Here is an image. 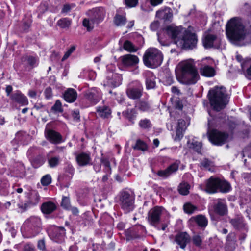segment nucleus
<instances>
[{
	"label": "nucleus",
	"mask_w": 251,
	"mask_h": 251,
	"mask_svg": "<svg viewBox=\"0 0 251 251\" xmlns=\"http://www.w3.org/2000/svg\"><path fill=\"white\" fill-rule=\"evenodd\" d=\"M179 163V161H176V162L171 164L166 169L158 171L157 172V175L160 177L167 178L172 174L176 172L178 170Z\"/></svg>",
	"instance_id": "obj_13"
},
{
	"label": "nucleus",
	"mask_w": 251,
	"mask_h": 251,
	"mask_svg": "<svg viewBox=\"0 0 251 251\" xmlns=\"http://www.w3.org/2000/svg\"><path fill=\"white\" fill-rule=\"evenodd\" d=\"M162 61V53L155 48L148 49L143 55L144 63L148 67L156 68L161 65Z\"/></svg>",
	"instance_id": "obj_6"
},
{
	"label": "nucleus",
	"mask_w": 251,
	"mask_h": 251,
	"mask_svg": "<svg viewBox=\"0 0 251 251\" xmlns=\"http://www.w3.org/2000/svg\"><path fill=\"white\" fill-rule=\"evenodd\" d=\"M201 164L205 168H208V167L213 165V162L206 158L204 159Z\"/></svg>",
	"instance_id": "obj_51"
},
{
	"label": "nucleus",
	"mask_w": 251,
	"mask_h": 251,
	"mask_svg": "<svg viewBox=\"0 0 251 251\" xmlns=\"http://www.w3.org/2000/svg\"><path fill=\"white\" fill-rule=\"evenodd\" d=\"M126 21V19L125 16L121 15L118 14H116L114 18V23L115 25L118 26L125 25Z\"/></svg>",
	"instance_id": "obj_32"
},
{
	"label": "nucleus",
	"mask_w": 251,
	"mask_h": 251,
	"mask_svg": "<svg viewBox=\"0 0 251 251\" xmlns=\"http://www.w3.org/2000/svg\"><path fill=\"white\" fill-rule=\"evenodd\" d=\"M163 0H150L151 4L152 6H155L162 2Z\"/></svg>",
	"instance_id": "obj_62"
},
{
	"label": "nucleus",
	"mask_w": 251,
	"mask_h": 251,
	"mask_svg": "<svg viewBox=\"0 0 251 251\" xmlns=\"http://www.w3.org/2000/svg\"><path fill=\"white\" fill-rule=\"evenodd\" d=\"M60 158L58 156H54L51 157L48 160L49 166L53 168L56 167L59 164Z\"/></svg>",
	"instance_id": "obj_43"
},
{
	"label": "nucleus",
	"mask_w": 251,
	"mask_h": 251,
	"mask_svg": "<svg viewBox=\"0 0 251 251\" xmlns=\"http://www.w3.org/2000/svg\"><path fill=\"white\" fill-rule=\"evenodd\" d=\"M123 64L126 67H133L137 65L139 62L138 57L134 55L126 54L121 57Z\"/></svg>",
	"instance_id": "obj_14"
},
{
	"label": "nucleus",
	"mask_w": 251,
	"mask_h": 251,
	"mask_svg": "<svg viewBox=\"0 0 251 251\" xmlns=\"http://www.w3.org/2000/svg\"><path fill=\"white\" fill-rule=\"evenodd\" d=\"M156 15V17L164 20L165 21H170L173 17L172 10L169 8H166L164 10L158 11Z\"/></svg>",
	"instance_id": "obj_23"
},
{
	"label": "nucleus",
	"mask_w": 251,
	"mask_h": 251,
	"mask_svg": "<svg viewBox=\"0 0 251 251\" xmlns=\"http://www.w3.org/2000/svg\"><path fill=\"white\" fill-rule=\"evenodd\" d=\"M123 114L132 123H134V120L136 117V112L134 109L127 110L123 112Z\"/></svg>",
	"instance_id": "obj_34"
},
{
	"label": "nucleus",
	"mask_w": 251,
	"mask_h": 251,
	"mask_svg": "<svg viewBox=\"0 0 251 251\" xmlns=\"http://www.w3.org/2000/svg\"><path fill=\"white\" fill-rule=\"evenodd\" d=\"M61 206L65 209H68L70 207V201L68 198L64 197L62 199Z\"/></svg>",
	"instance_id": "obj_52"
},
{
	"label": "nucleus",
	"mask_w": 251,
	"mask_h": 251,
	"mask_svg": "<svg viewBox=\"0 0 251 251\" xmlns=\"http://www.w3.org/2000/svg\"><path fill=\"white\" fill-rule=\"evenodd\" d=\"M123 48L125 50L130 52H134L137 50V48L128 40H126L124 42Z\"/></svg>",
	"instance_id": "obj_36"
},
{
	"label": "nucleus",
	"mask_w": 251,
	"mask_h": 251,
	"mask_svg": "<svg viewBox=\"0 0 251 251\" xmlns=\"http://www.w3.org/2000/svg\"><path fill=\"white\" fill-rule=\"evenodd\" d=\"M11 99L12 100L23 105H26L28 103V99L26 96H24L21 92L17 91L11 96Z\"/></svg>",
	"instance_id": "obj_19"
},
{
	"label": "nucleus",
	"mask_w": 251,
	"mask_h": 251,
	"mask_svg": "<svg viewBox=\"0 0 251 251\" xmlns=\"http://www.w3.org/2000/svg\"><path fill=\"white\" fill-rule=\"evenodd\" d=\"M46 137L51 143L58 144L61 142V135L52 130H47L45 132Z\"/></svg>",
	"instance_id": "obj_17"
},
{
	"label": "nucleus",
	"mask_w": 251,
	"mask_h": 251,
	"mask_svg": "<svg viewBox=\"0 0 251 251\" xmlns=\"http://www.w3.org/2000/svg\"><path fill=\"white\" fill-rule=\"evenodd\" d=\"M125 234L127 240H130L139 237L133 228L128 229L125 231Z\"/></svg>",
	"instance_id": "obj_38"
},
{
	"label": "nucleus",
	"mask_w": 251,
	"mask_h": 251,
	"mask_svg": "<svg viewBox=\"0 0 251 251\" xmlns=\"http://www.w3.org/2000/svg\"><path fill=\"white\" fill-rule=\"evenodd\" d=\"M75 47L72 46L65 53L63 58H62V61H64L66 59H67L70 55L72 54V53L75 50Z\"/></svg>",
	"instance_id": "obj_50"
},
{
	"label": "nucleus",
	"mask_w": 251,
	"mask_h": 251,
	"mask_svg": "<svg viewBox=\"0 0 251 251\" xmlns=\"http://www.w3.org/2000/svg\"><path fill=\"white\" fill-rule=\"evenodd\" d=\"M201 75L206 77H212L215 75L216 72L214 68L208 65H204L200 69Z\"/></svg>",
	"instance_id": "obj_24"
},
{
	"label": "nucleus",
	"mask_w": 251,
	"mask_h": 251,
	"mask_svg": "<svg viewBox=\"0 0 251 251\" xmlns=\"http://www.w3.org/2000/svg\"><path fill=\"white\" fill-rule=\"evenodd\" d=\"M120 201L122 208L126 213H128L134 209V197L128 192L124 191L121 193Z\"/></svg>",
	"instance_id": "obj_7"
},
{
	"label": "nucleus",
	"mask_w": 251,
	"mask_h": 251,
	"mask_svg": "<svg viewBox=\"0 0 251 251\" xmlns=\"http://www.w3.org/2000/svg\"><path fill=\"white\" fill-rule=\"evenodd\" d=\"M139 125L141 128L144 129L150 128L151 125L150 120L148 119L141 120Z\"/></svg>",
	"instance_id": "obj_47"
},
{
	"label": "nucleus",
	"mask_w": 251,
	"mask_h": 251,
	"mask_svg": "<svg viewBox=\"0 0 251 251\" xmlns=\"http://www.w3.org/2000/svg\"><path fill=\"white\" fill-rule=\"evenodd\" d=\"M85 97L94 104L97 103L100 100L98 92L95 90L86 91L85 93Z\"/></svg>",
	"instance_id": "obj_27"
},
{
	"label": "nucleus",
	"mask_w": 251,
	"mask_h": 251,
	"mask_svg": "<svg viewBox=\"0 0 251 251\" xmlns=\"http://www.w3.org/2000/svg\"><path fill=\"white\" fill-rule=\"evenodd\" d=\"M137 107L142 111H148L150 108V105L149 103L145 101H140L137 103Z\"/></svg>",
	"instance_id": "obj_40"
},
{
	"label": "nucleus",
	"mask_w": 251,
	"mask_h": 251,
	"mask_svg": "<svg viewBox=\"0 0 251 251\" xmlns=\"http://www.w3.org/2000/svg\"><path fill=\"white\" fill-rule=\"evenodd\" d=\"M176 77L180 83L191 85L197 82L199 79V75L191 59L180 62L176 69Z\"/></svg>",
	"instance_id": "obj_2"
},
{
	"label": "nucleus",
	"mask_w": 251,
	"mask_h": 251,
	"mask_svg": "<svg viewBox=\"0 0 251 251\" xmlns=\"http://www.w3.org/2000/svg\"><path fill=\"white\" fill-rule=\"evenodd\" d=\"M183 209L186 213L190 214L197 209V207L190 203H187L184 205Z\"/></svg>",
	"instance_id": "obj_41"
},
{
	"label": "nucleus",
	"mask_w": 251,
	"mask_h": 251,
	"mask_svg": "<svg viewBox=\"0 0 251 251\" xmlns=\"http://www.w3.org/2000/svg\"><path fill=\"white\" fill-rule=\"evenodd\" d=\"M208 97L210 105L213 109L219 111L228 104L229 96L225 87L216 86L210 90Z\"/></svg>",
	"instance_id": "obj_4"
},
{
	"label": "nucleus",
	"mask_w": 251,
	"mask_h": 251,
	"mask_svg": "<svg viewBox=\"0 0 251 251\" xmlns=\"http://www.w3.org/2000/svg\"><path fill=\"white\" fill-rule=\"evenodd\" d=\"M189 148L199 153H201L202 143L196 141H193L192 142H188Z\"/></svg>",
	"instance_id": "obj_33"
},
{
	"label": "nucleus",
	"mask_w": 251,
	"mask_h": 251,
	"mask_svg": "<svg viewBox=\"0 0 251 251\" xmlns=\"http://www.w3.org/2000/svg\"><path fill=\"white\" fill-rule=\"evenodd\" d=\"M193 219L198 226L201 227H205L207 225V220L206 217L203 215H198L194 217Z\"/></svg>",
	"instance_id": "obj_30"
},
{
	"label": "nucleus",
	"mask_w": 251,
	"mask_h": 251,
	"mask_svg": "<svg viewBox=\"0 0 251 251\" xmlns=\"http://www.w3.org/2000/svg\"><path fill=\"white\" fill-rule=\"evenodd\" d=\"M184 129L177 127L176 131V136L174 138L175 141L180 140L183 136Z\"/></svg>",
	"instance_id": "obj_49"
},
{
	"label": "nucleus",
	"mask_w": 251,
	"mask_h": 251,
	"mask_svg": "<svg viewBox=\"0 0 251 251\" xmlns=\"http://www.w3.org/2000/svg\"><path fill=\"white\" fill-rule=\"evenodd\" d=\"M96 22L94 21L90 17L89 18H85L83 21V25L87 28L88 31H91L94 28V25H96Z\"/></svg>",
	"instance_id": "obj_31"
},
{
	"label": "nucleus",
	"mask_w": 251,
	"mask_h": 251,
	"mask_svg": "<svg viewBox=\"0 0 251 251\" xmlns=\"http://www.w3.org/2000/svg\"><path fill=\"white\" fill-rule=\"evenodd\" d=\"M202 42L205 48H210L217 47L219 40L216 35L206 34L203 36Z\"/></svg>",
	"instance_id": "obj_11"
},
{
	"label": "nucleus",
	"mask_w": 251,
	"mask_h": 251,
	"mask_svg": "<svg viewBox=\"0 0 251 251\" xmlns=\"http://www.w3.org/2000/svg\"><path fill=\"white\" fill-rule=\"evenodd\" d=\"M71 24V21L68 18H64L59 20L57 23V25L62 28H69Z\"/></svg>",
	"instance_id": "obj_37"
},
{
	"label": "nucleus",
	"mask_w": 251,
	"mask_h": 251,
	"mask_svg": "<svg viewBox=\"0 0 251 251\" xmlns=\"http://www.w3.org/2000/svg\"><path fill=\"white\" fill-rule=\"evenodd\" d=\"M44 94L45 96V98L47 99H50L52 97V90L51 88L48 87L47 88L45 91Z\"/></svg>",
	"instance_id": "obj_54"
},
{
	"label": "nucleus",
	"mask_w": 251,
	"mask_h": 251,
	"mask_svg": "<svg viewBox=\"0 0 251 251\" xmlns=\"http://www.w3.org/2000/svg\"><path fill=\"white\" fill-rule=\"evenodd\" d=\"M229 222L234 228L238 230H241L245 227V224L244 222L243 218L239 215L230 219Z\"/></svg>",
	"instance_id": "obj_21"
},
{
	"label": "nucleus",
	"mask_w": 251,
	"mask_h": 251,
	"mask_svg": "<svg viewBox=\"0 0 251 251\" xmlns=\"http://www.w3.org/2000/svg\"><path fill=\"white\" fill-rule=\"evenodd\" d=\"M72 116L75 120L77 121L79 119V113L78 111H75L72 113Z\"/></svg>",
	"instance_id": "obj_64"
},
{
	"label": "nucleus",
	"mask_w": 251,
	"mask_h": 251,
	"mask_svg": "<svg viewBox=\"0 0 251 251\" xmlns=\"http://www.w3.org/2000/svg\"><path fill=\"white\" fill-rule=\"evenodd\" d=\"M66 172L71 175H73L74 173V169L72 165L68 164L65 169Z\"/></svg>",
	"instance_id": "obj_60"
},
{
	"label": "nucleus",
	"mask_w": 251,
	"mask_h": 251,
	"mask_svg": "<svg viewBox=\"0 0 251 251\" xmlns=\"http://www.w3.org/2000/svg\"><path fill=\"white\" fill-rule=\"evenodd\" d=\"M138 0H125L127 6L130 7H135L138 3Z\"/></svg>",
	"instance_id": "obj_53"
},
{
	"label": "nucleus",
	"mask_w": 251,
	"mask_h": 251,
	"mask_svg": "<svg viewBox=\"0 0 251 251\" xmlns=\"http://www.w3.org/2000/svg\"><path fill=\"white\" fill-rule=\"evenodd\" d=\"M31 23V22L30 20L25 21L23 23V30L25 31H27L30 27Z\"/></svg>",
	"instance_id": "obj_58"
},
{
	"label": "nucleus",
	"mask_w": 251,
	"mask_h": 251,
	"mask_svg": "<svg viewBox=\"0 0 251 251\" xmlns=\"http://www.w3.org/2000/svg\"><path fill=\"white\" fill-rule=\"evenodd\" d=\"M27 61H28V64L30 65L33 66L36 64V63L37 61V60L36 58L32 57V56H30V57H28Z\"/></svg>",
	"instance_id": "obj_57"
},
{
	"label": "nucleus",
	"mask_w": 251,
	"mask_h": 251,
	"mask_svg": "<svg viewBox=\"0 0 251 251\" xmlns=\"http://www.w3.org/2000/svg\"><path fill=\"white\" fill-rule=\"evenodd\" d=\"M159 25V22L158 21H154L150 25L151 29L153 31H155L158 29Z\"/></svg>",
	"instance_id": "obj_59"
},
{
	"label": "nucleus",
	"mask_w": 251,
	"mask_h": 251,
	"mask_svg": "<svg viewBox=\"0 0 251 251\" xmlns=\"http://www.w3.org/2000/svg\"><path fill=\"white\" fill-rule=\"evenodd\" d=\"M98 115L103 118H108L111 116V111L108 106H99L97 109Z\"/></svg>",
	"instance_id": "obj_26"
},
{
	"label": "nucleus",
	"mask_w": 251,
	"mask_h": 251,
	"mask_svg": "<svg viewBox=\"0 0 251 251\" xmlns=\"http://www.w3.org/2000/svg\"><path fill=\"white\" fill-rule=\"evenodd\" d=\"M31 206H32V205L29 203L28 200L25 201L24 202H21L18 204V206L22 210V211H26L27 209Z\"/></svg>",
	"instance_id": "obj_45"
},
{
	"label": "nucleus",
	"mask_w": 251,
	"mask_h": 251,
	"mask_svg": "<svg viewBox=\"0 0 251 251\" xmlns=\"http://www.w3.org/2000/svg\"><path fill=\"white\" fill-rule=\"evenodd\" d=\"M231 189L230 184L225 180L218 177L211 176L206 180L205 191L209 194H214L218 192L226 193Z\"/></svg>",
	"instance_id": "obj_5"
},
{
	"label": "nucleus",
	"mask_w": 251,
	"mask_h": 251,
	"mask_svg": "<svg viewBox=\"0 0 251 251\" xmlns=\"http://www.w3.org/2000/svg\"><path fill=\"white\" fill-rule=\"evenodd\" d=\"M77 97L76 91L73 88L67 89L64 94V100L68 102H74Z\"/></svg>",
	"instance_id": "obj_22"
},
{
	"label": "nucleus",
	"mask_w": 251,
	"mask_h": 251,
	"mask_svg": "<svg viewBox=\"0 0 251 251\" xmlns=\"http://www.w3.org/2000/svg\"><path fill=\"white\" fill-rule=\"evenodd\" d=\"M166 31L175 43L181 48L192 49L196 46V35L181 27L169 26L166 28Z\"/></svg>",
	"instance_id": "obj_1"
},
{
	"label": "nucleus",
	"mask_w": 251,
	"mask_h": 251,
	"mask_svg": "<svg viewBox=\"0 0 251 251\" xmlns=\"http://www.w3.org/2000/svg\"><path fill=\"white\" fill-rule=\"evenodd\" d=\"M28 222L29 223L31 226L39 228V226L40 225V220L38 218L31 217L28 220Z\"/></svg>",
	"instance_id": "obj_42"
},
{
	"label": "nucleus",
	"mask_w": 251,
	"mask_h": 251,
	"mask_svg": "<svg viewBox=\"0 0 251 251\" xmlns=\"http://www.w3.org/2000/svg\"><path fill=\"white\" fill-rule=\"evenodd\" d=\"M28 96L31 98H35L37 96V93L33 90H30L28 93Z\"/></svg>",
	"instance_id": "obj_61"
},
{
	"label": "nucleus",
	"mask_w": 251,
	"mask_h": 251,
	"mask_svg": "<svg viewBox=\"0 0 251 251\" xmlns=\"http://www.w3.org/2000/svg\"><path fill=\"white\" fill-rule=\"evenodd\" d=\"M76 160L80 166H85L91 164V158L89 153L81 152L76 156Z\"/></svg>",
	"instance_id": "obj_16"
},
{
	"label": "nucleus",
	"mask_w": 251,
	"mask_h": 251,
	"mask_svg": "<svg viewBox=\"0 0 251 251\" xmlns=\"http://www.w3.org/2000/svg\"><path fill=\"white\" fill-rule=\"evenodd\" d=\"M213 212L220 216H224L227 213V207L225 202L221 199L217 200L213 206Z\"/></svg>",
	"instance_id": "obj_12"
},
{
	"label": "nucleus",
	"mask_w": 251,
	"mask_h": 251,
	"mask_svg": "<svg viewBox=\"0 0 251 251\" xmlns=\"http://www.w3.org/2000/svg\"><path fill=\"white\" fill-rule=\"evenodd\" d=\"M35 250L34 247L30 244L25 245L24 248V251H35Z\"/></svg>",
	"instance_id": "obj_56"
},
{
	"label": "nucleus",
	"mask_w": 251,
	"mask_h": 251,
	"mask_svg": "<svg viewBox=\"0 0 251 251\" xmlns=\"http://www.w3.org/2000/svg\"><path fill=\"white\" fill-rule=\"evenodd\" d=\"M175 242L182 249H184L190 241V237L186 232H181L176 236Z\"/></svg>",
	"instance_id": "obj_15"
},
{
	"label": "nucleus",
	"mask_w": 251,
	"mask_h": 251,
	"mask_svg": "<svg viewBox=\"0 0 251 251\" xmlns=\"http://www.w3.org/2000/svg\"><path fill=\"white\" fill-rule=\"evenodd\" d=\"M193 243L197 247H200L202 244V239L200 235H195L192 237Z\"/></svg>",
	"instance_id": "obj_46"
},
{
	"label": "nucleus",
	"mask_w": 251,
	"mask_h": 251,
	"mask_svg": "<svg viewBox=\"0 0 251 251\" xmlns=\"http://www.w3.org/2000/svg\"><path fill=\"white\" fill-rule=\"evenodd\" d=\"M108 84L113 87L118 86L121 83V76L118 74H110L107 76Z\"/></svg>",
	"instance_id": "obj_20"
},
{
	"label": "nucleus",
	"mask_w": 251,
	"mask_h": 251,
	"mask_svg": "<svg viewBox=\"0 0 251 251\" xmlns=\"http://www.w3.org/2000/svg\"><path fill=\"white\" fill-rule=\"evenodd\" d=\"M185 124V121L184 120L179 119L178 122L177 127L184 129L185 130L186 128Z\"/></svg>",
	"instance_id": "obj_55"
},
{
	"label": "nucleus",
	"mask_w": 251,
	"mask_h": 251,
	"mask_svg": "<svg viewBox=\"0 0 251 251\" xmlns=\"http://www.w3.org/2000/svg\"><path fill=\"white\" fill-rule=\"evenodd\" d=\"M126 92L129 98L133 100L138 99L142 95L143 88L140 84L136 85H130Z\"/></svg>",
	"instance_id": "obj_10"
},
{
	"label": "nucleus",
	"mask_w": 251,
	"mask_h": 251,
	"mask_svg": "<svg viewBox=\"0 0 251 251\" xmlns=\"http://www.w3.org/2000/svg\"><path fill=\"white\" fill-rule=\"evenodd\" d=\"M133 148L135 150H141L142 151H145L147 149L146 143L139 139L137 141L136 144L133 146Z\"/></svg>",
	"instance_id": "obj_39"
},
{
	"label": "nucleus",
	"mask_w": 251,
	"mask_h": 251,
	"mask_svg": "<svg viewBox=\"0 0 251 251\" xmlns=\"http://www.w3.org/2000/svg\"><path fill=\"white\" fill-rule=\"evenodd\" d=\"M228 138V134L217 130H212L209 134V139L213 144L222 145L225 144Z\"/></svg>",
	"instance_id": "obj_8"
},
{
	"label": "nucleus",
	"mask_w": 251,
	"mask_h": 251,
	"mask_svg": "<svg viewBox=\"0 0 251 251\" xmlns=\"http://www.w3.org/2000/svg\"><path fill=\"white\" fill-rule=\"evenodd\" d=\"M190 185L186 182L180 183L178 186V190L180 194L183 195H187L189 193Z\"/></svg>",
	"instance_id": "obj_35"
},
{
	"label": "nucleus",
	"mask_w": 251,
	"mask_h": 251,
	"mask_svg": "<svg viewBox=\"0 0 251 251\" xmlns=\"http://www.w3.org/2000/svg\"><path fill=\"white\" fill-rule=\"evenodd\" d=\"M41 208L44 213L50 214L56 209V206L54 203L49 201L43 203Z\"/></svg>",
	"instance_id": "obj_25"
},
{
	"label": "nucleus",
	"mask_w": 251,
	"mask_h": 251,
	"mask_svg": "<svg viewBox=\"0 0 251 251\" xmlns=\"http://www.w3.org/2000/svg\"><path fill=\"white\" fill-rule=\"evenodd\" d=\"M90 17L94 21L96 22V25L102 21L105 16V12L102 8L94 10L93 11H90Z\"/></svg>",
	"instance_id": "obj_18"
},
{
	"label": "nucleus",
	"mask_w": 251,
	"mask_h": 251,
	"mask_svg": "<svg viewBox=\"0 0 251 251\" xmlns=\"http://www.w3.org/2000/svg\"><path fill=\"white\" fill-rule=\"evenodd\" d=\"M226 33L230 41L234 44L242 46V42L246 35L244 25L236 18L230 20L226 25Z\"/></svg>",
	"instance_id": "obj_3"
},
{
	"label": "nucleus",
	"mask_w": 251,
	"mask_h": 251,
	"mask_svg": "<svg viewBox=\"0 0 251 251\" xmlns=\"http://www.w3.org/2000/svg\"><path fill=\"white\" fill-rule=\"evenodd\" d=\"M51 182V178L49 175L44 176L41 180V183L43 186H47Z\"/></svg>",
	"instance_id": "obj_48"
},
{
	"label": "nucleus",
	"mask_w": 251,
	"mask_h": 251,
	"mask_svg": "<svg viewBox=\"0 0 251 251\" xmlns=\"http://www.w3.org/2000/svg\"><path fill=\"white\" fill-rule=\"evenodd\" d=\"M164 209L162 207L155 206L151 209L148 213V221L149 223L156 226L160 222V217Z\"/></svg>",
	"instance_id": "obj_9"
},
{
	"label": "nucleus",
	"mask_w": 251,
	"mask_h": 251,
	"mask_svg": "<svg viewBox=\"0 0 251 251\" xmlns=\"http://www.w3.org/2000/svg\"><path fill=\"white\" fill-rule=\"evenodd\" d=\"M51 110L55 112L61 113L63 112L62 104L59 100H57L55 101V104L51 107Z\"/></svg>",
	"instance_id": "obj_44"
},
{
	"label": "nucleus",
	"mask_w": 251,
	"mask_h": 251,
	"mask_svg": "<svg viewBox=\"0 0 251 251\" xmlns=\"http://www.w3.org/2000/svg\"><path fill=\"white\" fill-rule=\"evenodd\" d=\"M146 78V87L147 89H152L155 86V82L154 81L155 76L153 75L152 73L149 72L147 74Z\"/></svg>",
	"instance_id": "obj_29"
},
{
	"label": "nucleus",
	"mask_w": 251,
	"mask_h": 251,
	"mask_svg": "<svg viewBox=\"0 0 251 251\" xmlns=\"http://www.w3.org/2000/svg\"><path fill=\"white\" fill-rule=\"evenodd\" d=\"M40 200V196L36 191H31L28 195V201L32 205L37 204Z\"/></svg>",
	"instance_id": "obj_28"
},
{
	"label": "nucleus",
	"mask_w": 251,
	"mask_h": 251,
	"mask_svg": "<svg viewBox=\"0 0 251 251\" xmlns=\"http://www.w3.org/2000/svg\"><path fill=\"white\" fill-rule=\"evenodd\" d=\"M71 9V6L69 4H65L64 5L63 8L62 10V13H67L70 11Z\"/></svg>",
	"instance_id": "obj_63"
}]
</instances>
